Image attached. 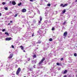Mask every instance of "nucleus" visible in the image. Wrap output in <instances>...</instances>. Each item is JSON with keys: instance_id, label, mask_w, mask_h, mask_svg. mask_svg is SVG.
Returning <instances> with one entry per match:
<instances>
[{"instance_id": "c756f323", "label": "nucleus", "mask_w": 77, "mask_h": 77, "mask_svg": "<svg viewBox=\"0 0 77 77\" xmlns=\"http://www.w3.org/2000/svg\"><path fill=\"white\" fill-rule=\"evenodd\" d=\"M33 22L34 23H36V20H33Z\"/></svg>"}, {"instance_id": "393cba45", "label": "nucleus", "mask_w": 77, "mask_h": 77, "mask_svg": "<svg viewBox=\"0 0 77 77\" xmlns=\"http://www.w3.org/2000/svg\"><path fill=\"white\" fill-rule=\"evenodd\" d=\"M74 56H75V57H76V56H77V54L76 53L74 54Z\"/></svg>"}, {"instance_id": "aec40b11", "label": "nucleus", "mask_w": 77, "mask_h": 77, "mask_svg": "<svg viewBox=\"0 0 77 77\" xmlns=\"http://www.w3.org/2000/svg\"><path fill=\"white\" fill-rule=\"evenodd\" d=\"M40 21H42V17L41 16H40Z\"/></svg>"}, {"instance_id": "cd10ccee", "label": "nucleus", "mask_w": 77, "mask_h": 77, "mask_svg": "<svg viewBox=\"0 0 77 77\" xmlns=\"http://www.w3.org/2000/svg\"><path fill=\"white\" fill-rule=\"evenodd\" d=\"M48 6H50L51 5L49 3L48 4Z\"/></svg>"}, {"instance_id": "6ab92c4d", "label": "nucleus", "mask_w": 77, "mask_h": 77, "mask_svg": "<svg viewBox=\"0 0 77 77\" xmlns=\"http://www.w3.org/2000/svg\"><path fill=\"white\" fill-rule=\"evenodd\" d=\"M4 9H5V10H6V11H7V10H8V8L7 7H5L4 8Z\"/></svg>"}, {"instance_id": "37998d69", "label": "nucleus", "mask_w": 77, "mask_h": 77, "mask_svg": "<svg viewBox=\"0 0 77 77\" xmlns=\"http://www.w3.org/2000/svg\"><path fill=\"white\" fill-rule=\"evenodd\" d=\"M35 65H34L33 66V67H34V68H35Z\"/></svg>"}, {"instance_id": "a19ab883", "label": "nucleus", "mask_w": 77, "mask_h": 77, "mask_svg": "<svg viewBox=\"0 0 77 77\" xmlns=\"http://www.w3.org/2000/svg\"><path fill=\"white\" fill-rule=\"evenodd\" d=\"M18 66L17 65H15L16 68H17Z\"/></svg>"}, {"instance_id": "39448f33", "label": "nucleus", "mask_w": 77, "mask_h": 77, "mask_svg": "<svg viewBox=\"0 0 77 77\" xmlns=\"http://www.w3.org/2000/svg\"><path fill=\"white\" fill-rule=\"evenodd\" d=\"M12 39V38H7L5 39L6 41H10Z\"/></svg>"}, {"instance_id": "a878e982", "label": "nucleus", "mask_w": 77, "mask_h": 77, "mask_svg": "<svg viewBox=\"0 0 77 77\" xmlns=\"http://www.w3.org/2000/svg\"><path fill=\"white\" fill-rule=\"evenodd\" d=\"M41 41H38V42L37 43V44H38H38H40V43H41Z\"/></svg>"}, {"instance_id": "1a4fd4ad", "label": "nucleus", "mask_w": 77, "mask_h": 77, "mask_svg": "<svg viewBox=\"0 0 77 77\" xmlns=\"http://www.w3.org/2000/svg\"><path fill=\"white\" fill-rule=\"evenodd\" d=\"M66 72H67V70H66L64 71H63L62 73L64 74H66Z\"/></svg>"}, {"instance_id": "f257e3e1", "label": "nucleus", "mask_w": 77, "mask_h": 77, "mask_svg": "<svg viewBox=\"0 0 77 77\" xmlns=\"http://www.w3.org/2000/svg\"><path fill=\"white\" fill-rule=\"evenodd\" d=\"M68 5V4L66 3L65 4V5H63V4H61L60 5V7H63V8H65V7H66V6Z\"/></svg>"}, {"instance_id": "774afa93", "label": "nucleus", "mask_w": 77, "mask_h": 77, "mask_svg": "<svg viewBox=\"0 0 77 77\" xmlns=\"http://www.w3.org/2000/svg\"><path fill=\"white\" fill-rule=\"evenodd\" d=\"M73 77H74V75H73Z\"/></svg>"}, {"instance_id": "9b49d317", "label": "nucleus", "mask_w": 77, "mask_h": 77, "mask_svg": "<svg viewBox=\"0 0 77 77\" xmlns=\"http://www.w3.org/2000/svg\"><path fill=\"white\" fill-rule=\"evenodd\" d=\"M65 12H66V10L65 9L62 11L63 14H65Z\"/></svg>"}, {"instance_id": "c03bdc74", "label": "nucleus", "mask_w": 77, "mask_h": 77, "mask_svg": "<svg viewBox=\"0 0 77 77\" xmlns=\"http://www.w3.org/2000/svg\"><path fill=\"white\" fill-rule=\"evenodd\" d=\"M60 68H58V71H59V70H60Z\"/></svg>"}, {"instance_id": "e433bc0d", "label": "nucleus", "mask_w": 77, "mask_h": 77, "mask_svg": "<svg viewBox=\"0 0 77 77\" xmlns=\"http://www.w3.org/2000/svg\"><path fill=\"white\" fill-rule=\"evenodd\" d=\"M63 60V58H62L61 59V60L62 61Z\"/></svg>"}, {"instance_id": "e2e57ef3", "label": "nucleus", "mask_w": 77, "mask_h": 77, "mask_svg": "<svg viewBox=\"0 0 77 77\" xmlns=\"http://www.w3.org/2000/svg\"><path fill=\"white\" fill-rule=\"evenodd\" d=\"M40 1H42V0H40Z\"/></svg>"}, {"instance_id": "3c124183", "label": "nucleus", "mask_w": 77, "mask_h": 77, "mask_svg": "<svg viewBox=\"0 0 77 77\" xmlns=\"http://www.w3.org/2000/svg\"><path fill=\"white\" fill-rule=\"evenodd\" d=\"M11 25V23H9L8 24V25Z\"/></svg>"}, {"instance_id": "7ed1b4c3", "label": "nucleus", "mask_w": 77, "mask_h": 77, "mask_svg": "<svg viewBox=\"0 0 77 77\" xmlns=\"http://www.w3.org/2000/svg\"><path fill=\"white\" fill-rule=\"evenodd\" d=\"M48 11H46L45 13V17H46V18H47L48 17Z\"/></svg>"}, {"instance_id": "f8f14e48", "label": "nucleus", "mask_w": 77, "mask_h": 77, "mask_svg": "<svg viewBox=\"0 0 77 77\" xmlns=\"http://www.w3.org/2000/svg\"><path fill=\"white\" fill-rule=\"evenodd\" d=\"M12 4H13V5H16V2L14 1L13 2H12Z\"/></svg>"}, {"instance_id": "c9c22d12", "label": "nucleus", "mask_w": 77, "mask_h": 77, "mask_svg": "<svg viewBox=\"0 0 77 77\" xmlns=\"http://www.w3.org/2000/svg\"><path fill=\"white\" fill-rule=\"evenodd\" d=\"M11 47L13 48H14V45H12Z\"/></svg>"}, {"instance_id": "5fc2aeb1", "label": "nucleus", "mask_w": 77, "mask_h": 77, "mask_svg": "<svg viewBox=\"0 0 77 77\" xmlns=\"http://www.w3.org/2000/svg\"><path fill=\"white\" fill-rule=\"evenodd\" d=\"M30 2H32L33 0H30Z\"/></svg>"}, {"instance_id": "423d86ee", "label": "nucleus", "mask_w": 77, "mask_h": 77, "mask_svg": "<svg viewBox=\"0 0 77 77\" xmlns=\"http://www.w3.org/2000/svg\"><path fill=\"white\" fill-rule=\"evenodd\" d=\"M67 34H68V32H66L64 33L63 35L64 36H65V37H66Z\"/></svg>"}, {"instance_id": "a211bd4d", "label": "nucleus", "mask_w": 77, "mask_h": 77, "mask_svg": "<svg viewBox=\"0 0 77 77\" xmlns=\"http://www.w3.org/2000/svg\"><path fill=\"white\" fill-rule=\"evenodd\" d=\"M20 48H21V50H23L24 49V48H23V47L22 46H20Z\"/></svg>"}, {"instance_id": "bf43d9fd", "label": "nucleus", "mask_w": 77, "mask_h": 77, "mask_svg": "<svg viewBox=\"0 0 77 77\" xmlns=\"http://www.w3.org/2000/svg\"><path fill=\"white\" fill-rule=\"evenodd\" d=\"M11 75H13V74L12 73V74H11Z\"/></svg>"}, {"instance_id": "20e7f679", "label": "nucleus", "mask_w": 77, "mask_h": 77, "mask_svg": "<svg viewBox=\"0 0 77 77\" xmlns=\"http://www.w3.org/2000/svg\"><path fill=\"white\" fill-rule=\"evenodd\" d=\"M44 60H45V58H43L41 60V61L39 63V65H40L42 63L44 62Z\"/></svg>"}, {"instance_id": "a18cd8bd", "label": "nucleus", "mask_w": 77, "mask_h": 77, "mask_svg": "<svg viewBox=\"0 0 77 77\" xmlns=\"http://www.w3.org/2000/svg\"><path fill=\"white\" fill-rule=\"evenodd\" d=\"M10 4H11L12 3V2H11V1H10Z\"/></svg>"}, {"instance_id": "4468645a", "label": "nucleus", "mask_w": 77, "mask_h": 77, "mask_svg": "<svg viewBox=\"0 0 77 77\" xmlns=\"http://www.w3.org/2000/svg\"><path fill=\"white\" fill-rule=\"evenodd\" d=\"M36 54H35L33 56V57L34 58H36Z\"/></svg>"}, {"instance_id": "5701e85b", "label": "nucleus", "mask_w": 77, "mask_h": 77, "mask_svg": "<svg viewBox=\"0 0 77 77\" xmlns=\"http://www.w3.org/2000/svg\"><path fill=\"white\" fill-rule=\"evenodd\" d=\"M55 29V28L54 27H53L52 28V30L54 31V29Z\"/></svg>"}, {"instance_id": "7c9ffc66", "label": "nucleus", "mask_w": 77, "mask_h": 77, "mask_svg": "<svg viewBox=\"0 0 77 77\" xmlns=\"http://www.w3.org/2000/svg\"><path fill=\"white\" fill-rule=\"evenodd\" d=\"M52 40H53V39L52 38H50L49 39V41H52Z\"/></svg>"}, {"instance_id": "49530a36", "label": "nucleus", "mask_w": 77, "mask_h": 77, "mask_svg": "<svg viewBox=\"0 0 77 77\" xmlns=\"http://www.w3.org/2000/svg\"><path fill=\"white\" fill-rule=\"evenodd\" d=\"M76 2H77V0H75V2L76 3Z\"/></svg>"}, {"instance_id": "79ce46f5", "label": "nucleus", "mask_w": 77, "mask_h": 77, "mask_svg": "<svg viewBox=\"0 0 77 77\" xmlns=\"http://www.w3.org/2000/svg\"><path fill=\"white\" fill-rule=\"evenodd\" d=\"M31 73L32 74H34V72H31Z\"/></svg>"}, {"instance_id": "72a5a7b5", "label": "nucleus", "mask_w": 77, "mask_h": 77, "mask_svg": "<svg viewBox=\"0 0 77 77\" xmlns=\"http://www.w3.org/2000/svg\"><path fill=\"white\" fill-rule=\"evenodd\" d=\"M5 29H4L2 30V32H5Z\"/></svg>"}, {"instance_id": "69168bd1", "label": "nucleus", "mask_w": 77, "mask_h": 77, "mask_svg": "<svg viewBox=\"0 0 77 77\" xmlns=\"http://www.w3.org/2000/svg\"><path fill=\"white\" fill-rule=\"evenodd\" d=\"M69 77H71V76H70V75L69 76Z\"/></svg>"}, {"instance_id": "6e6552de", "label": "nucleus", "mask_w": 77, "mask_h": 77, "mask_svg": "<svg viewBox=\"0 0 77 77\" xmlns=\"http://www.w3.org/2000/svg\"><path fill=\"white\" fill-rule=\"evenodd\" d=\"M26 12V9L23 8L22 9V12Z\"/></svg>"}, {"instance_id": "58836bf2", "label": "nucleus", "mask_w": 77, "mask_h": 77, "mask_svg": "<svg viewBox=\"0 0 77 77\" xmlns=\"http://www.w3.org/2000/svg\"><path fill=\"white\" fill-rule=\"evenodd\" d=\"M42 68V67H41V68H40V67H37V68L38 69H39V68Z\"/></svg>"}, {"instance_id": "b1692460", "label": "nucleus", "mask_w": 77, "mask_h": 77, "mask_svg": "<svg viewBox=\"0 0 77 77\" xmlns=\"http://www.w3.org/2000/svg\"><path fill=\"white\" fill-rule=\"evenodd\" d=\"M18 15V14H16L15 15V16H14V17H17V16Z\"/></svg>"}, {"instance_id": "c85d7f7f", "label": "nucleus", "mask_w": 77, "mask_h": 77, "mask_svg": "<svg viewBox=\"0 0 77 77\" xmlns=\"http://www.w3.org/2000/svg\"><path fill=\"white\" fill-rule=\"evenodd\" d=\"M27 59L28 60V61H29V60H30V59L29 58H27Z\"/></svg>"}, {"instance_id": "473e14b6", "label": "nucleus", "mask_w": 77, "mask_h": 77, "mask_svg": "<svg viewBox=\"0 0 77 77\" xmlns=\"http://www.w3.org/2000/svg\"><path fill=\"white\" fill-rule=\"evenodd\" d=\"M42 1H41L40 2V4L41 5H42Z\"/></svg>"}, {"instance_id": "4c0bfd02", "label": "nucleus", "mask_w": 77, "mask_h": 77, "mask_svg": "<svg viewBox=\"0 0 77 77\" xmlns=\"http://www.w3.org/2000/svg\"><path fill=\"white\" fill-rule=\"evenodd\" d=\"M33 69H29V71H32Z\"/></svg>"}, {"instance_id": "412c9836", "label": "nucleus", "mask_w": 77, "mask_h": 77, "mask_svg": "<svg viewBox=\"0 0 77 77\" xmlns=\"http://www.w3.org/2000/svg\"><path fill=\"white\" fill-rule=\"evenodd\" d=\"M41 21H39L38 23V25H40V24H41Z\"/></svg>"}, {"instance_id": "864d4df0", "label": "nucleus", "mask_w": 77, "mask_h": 77, "mask_svg": "<svg viewBox=\"0 0 77 77\" xmlns=\"http://www.w3.org/2000/svg\"><path fill=\"white\" fill-rule=\"evenodd\" d=\"M40 32V31H38L37 32H38V33H39Z\"/></svg>"}, {"instance_id": "0eeeda50", "label": "nucleus", "mask_w": 77, "mask_h": 77, "mask_svg": "<svg viewBox=\"0 0 77 77\" xmlns=\"http://www.w3.org/2000/svg\"><path fill=\"white\" fill-rule=\"evenodd\" d=\"M13 55L14 54H10V56L9 57V59H11V58H12V57H13Z\"/></svg>"}, {"instance_id": "0e129e2a", "label": "nucleus", "mask_w": 77, "mask_h": 77, "mask_svg": "<svg viewBox=\"0 0 77 77\" xmlns=\"http://www.w3.org/2000/svg\"><path fill=\"white\" fill-rule=\"evenodd\" d=\"M76 77H77V75H76Z\"/></svg>"}, {"instance_id": "680f3d73", "label": "nucleus", "mask_w": 77, "mask_h": 77, "mask_svg": "<svg viewBox=\"0 0 77 77\" xmlns=\"http://www.w3.org/2000/svg\"><path fill=\"white\" fill-rule=\"evenodd\" d=\"M6 66H8V64L6 65Z\"/></svg>"}, {"instance_id": "de8ad7c7", "label": "nucleus", "mask_w": 77, "mask_h": 77, "mask_svg": "<svg viewBox=\"0 0 77 77\" xmlns=\"http://www.w3.org/2000/svg\"><path fill=\"white\" fill-rule=\"evenodd\" d=\"M12 21H10V23H12Z\"/></svg>"}, {"instance_id": "6e6d98bb", "label": "nucleus", "mask_w": 77, "mask_h": 77, "mask_svg": "<svg viewBox=\"0 0 77 77\" xmlns=\"http://www.w3.org/2000/svg\"><path fill=\"white\" fill-rule=\"evenodd\" d=\"M23 52H25V50H23Z\"/></svg>"}, {"instance_id": "bb28decb", "label": "nucleus", "mask_w": 77, "mask_h": 77, "mask_svg": "<svg viewBox=\"0 0 77 77\" xmlns=\"http://www.w3.org/2000/svg\"><path fill=\"white\" fill-rule=\"evenodd\" d=\"M2 4L3 5H5V4H6V3L5 2H3L2 3Z\"/></svg>"}, {"instance_id": "2f4dec72", "label": "nucleus", "mask_w": 77, "mask_h": 77, "mask_svg": "<svg viewBox=\"0 0 77 77\" xmlns=\"http://www.w3.org/2000/svg\"><path fill=\"white\" fill-rule=\"evenodd\" d=\"M34 32H33V33H32V37H33V36H34Z\"/></svg>"}, {"instance_id": "f03ea898", "label": "nucleus", "mask_w": 77, "mask_h": 77, "mask_svg": "<svg viewBox=\"0 0 77 77\" xmlns=\"http://www.w3.org/2000/svg\"><path fill=\"white\" fill-rule=\"evenodd\" d=\"M20 71H21V68L19 67L16 72L17 75H18L20 73Z\"/></svg>"}, {"instance_id": "13d9d810", "label": "nucleus", "mask_w": 77, "mask_h": 77, "mask_svg": "<svg viewBox=\"0 0 77 77\" xmlns=\"http://www.w3.org/2000/svg\"><path fill=\"white\" fill-rule=\"evenodd\" d=\"M12 77H15V75H14V76H12Z\"/></svg>"}, {"instance_id": "ea45409f", "label": "nucleus", "mask_w": 77, "mask_h": 77, "mask_svg": "<svg viewBox=\"0 0 77 77\" xmlns=\"http://www.w3.org/2000/svg\"><path fill=\"white\" fill-rule=\"evenodd\" d=\"M38 14H39V13H40V12L39 11H38Z\"/></svg>"}, {"instance_id": "603ef678", "label": "nucleus", "mask_w": 77, "mask_h": 77, "mask_svg": "<svg viewBox=\"0 0 77 77\" xmlns=\"http://www.w3.org/2000/svg\"><path fill=\"white\" fill-rule=\"evenodd\" d=\"M36 28V27H33L34 29H35Z\"/></svg>"}, {"instance_id": "09e8293b", "label": "nucleus", "mask_w": 77, "mask_h": 77, "mask_svg": "<svg viewBox=\"0 0 77 77\" xmlns=\"http://www.w3.org/2000/svg\"><path fill=\"white\" fill-rule=\"evenodd\" d=\"M1 16H2V13H0V17H1Z\"/></svg>"}, {"instance_id": "9d476101", "label": "nucleus", "mask_w": 77, "mask_h": 77, "mask_svg": "<svg viewBox=\"0 0 77 77\" xmlns=\"http://www.w3.org/2000/svg\"><path fill=\"white\" fill-rule=\"evenodd\" d=\"M36 60H32V63H36Z\"/></svg>"}, {"instance_id": "dca6fc26", "label": "nucleus", "mask_w": 77, "mask_h": 77, "mask_svg": "<svg viewBox=\"0 0 77 77\" xmlns=\"http://www.w3.org/2000/svg\"><path fill=\"white\" fill-rule=\"evenodd\" d=\"M43 50H47V48H45V47L43 48Z\"/></svg>"}, {"instance_id": "4d7b16f0", "label": "nucleus", "mask_w": 77, "mask_h": 77, "mask_svg": "<svg viewBox=\"0 0 77 77\" xmlns=\"http://www.w3.org/2000/svg\"><path fill=\"white\" fill-rule=\"evenodd\" d=\"M27 30H29V29L28 28V29H27Z\"/></svg>"}, {"instance_id": "f3484780", "label": "nucleus", "mask_w": 77, "mask_h": 77, "mask_svg": "<svg viewBox=\"0 0 77 77\" xmlns=\"http://www.w3.org/2000/svg\"><path fill=\"white\" fill-rule=\"evenodd\" d=\"M32 44L33 45H35V42L34 41H32Z\"/></svg>"}, {"instance_id": "338daca9", "label": "nucleus", "mask_w": 77, "mask_h": 77, "mask_svg": "<svg viewBox=\"0 0 77 77\" xmlns=\"http://www.w3.org/2000/svg\"><path fill=\"white\" fill-rule=\"evenodd\" d=\"M24 65H26V63H24Z\"/></svg>"}, {"instance_id": "052dcab7", "label": "nucleus", "mask_w": 77, "mask_h": 77, "mask_svg": "<svg viewBox=\"0 0 77 77\" xmlns=\"http://www.w3.org/2000/svg\"><path fill=\"white\" fill-rule=\"evenodd\" d=\"M9 53H11L10 51H9Z\"/></svg>"}, {"instance_id": "4be33fe9", "label": "nucleus", "mask_w": 77, "mask_h": 77, "mask_svg": "<svg viewBox=\"0 0 77 77\" xmlns=\"http://www.w3.org/2000/svg\"><path fill=\"white\" fill-rule=\"evenodd\" d=\"M18 6H21V2L20 3H18Z\"/></svg>"}, {"instance_id": "8fccbe9b", "label": "nucleus", "mask_w": 77, "mask_h": 77, "mask_svg": "<svg viewBox=\"0 0 77 77\" xmlns=\"http://www.w3.org/2000/svg\"><path fill=\"white\" fill-rule=\"evenodd\" d=\"M63 77H66V75H64Z\"/></svg>"}, {"instance_id": "ddd939ff", "label": "nucleus", "mask_w": 77, "mask_h": 77, "mask_svg": "<svg viewBox=\"0 0 77 77\" xmlns=\"http://www.w3.org/2000/svg\"><path fill=\"white\" fill-rule=\"evenodd\" d=\"M5 34L7 36H9V33H8V32H5Z\"/></svg>"}, {"instance_id": "2eb2a0df", "label": "nucleus", "mask_w": 77, "mask_h": 77, "mask_svg": "<svg viewBox=\"0 0 77 77\" xmlns=\"http://www.w3.org/2000/svg\"><path fill=\"white\" fill-rule=\"evenodd\" d=\"M66 21H65L64 23H63V25H64V24H66Z\"/></svg>"}, {"instance_id": "f704fd0d", "label": "nucleus", "mask_w": 77, "mask_h": 77, "mask_svg": "<svg viewBox=\"0 0 77 77\" xmlns=\"http://www.w3.org/2000/svg\"><path fill=\"white\" fill-rule=\"evenodd\" d=\"M57 65L59 66V65L60 64H59V63H57Z\"/></svg>"}]
</instances>
